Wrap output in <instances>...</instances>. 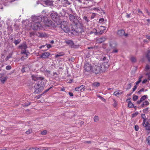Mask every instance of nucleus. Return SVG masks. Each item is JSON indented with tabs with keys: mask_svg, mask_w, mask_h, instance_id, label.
I'll use <instances>...</instances> for the list:
<instances>
[{
	"mask_svg": "<svg viewBox=\"0 0 150 150\" xmlns=\"http://www.w3.org/2000/svg\"><path fill=\"white\" fill-rule=\"evenodd\" d=\"M142 117L144 119L143 123V126L147 130H150V123L148 122V119H145L146 116L145 114H142Z\"/></svg>",
	"mask_w": 150,
	"mask_h": 150,
	"instance_id": "obj_4",
	"label": "nucleus"
},
{
	"mask_svg": "<svg viewBox=\"0 0 150 150\" xmlns=\"http://www.w3.org/2000/svg\"><path fill=\"white\" fill-rule=\"evenodd\" d=\"M128 107L130 108H132L134 107V105L131 102H129L128 103Z\"/></svg>",
	"mask_w": 150,
	"mask_h": 150,
	"instance_id": "obj_32",
	"label": "nucleus"
},
{
	"mask_svg": "<svg viewBox=\"0 0 150 150\" xmlns=\"http://www.w3.org/2000/svg\"><path fill=\"white\" fill-rule=\"evenodd\" d=\"M101 71H103L102 67L100 64H98L97 65L93 66L92 68V71L96 74H98Z\"/></svg>",
	"mask_w": 150,
	"mask_h": 150,
	"instance_id": "obj_5",
	"label": "nucleus"
},
{
	"mask_svg": "<svg viewBox=\"0 0 150 150\" xmlns=\"http://www.w3.org/2000/svg\"><path fill=\"white\" fill-rule=\"evenodd\" d=\"M42 80L38 81V82L35 85V92L36 93H40L43 89L44 85L42 84Z\"/></svg>",
	"mask_w": 150,
	"mask_h": 150,
	"instance_id": "obj_2",
	"label": "nucleus"
},
{
	"mask_svg": "<svg viewBox=\"0 0 150 150\" xmlns=\"http://www.w3.org/2000/svg\"><path fill=\"white\" fill-rule=\"evenodd\" d=\"M45 4L47 6H53V1H50V0H47L44 1Z\"/></svg>",
	"mask_w": 150,
	"mask_h": 150,
	"instance_id": "obj_18",
	"label": "nucleus"
},
{
	"mask_svg": "<svg viewBox=\"0 0 150 150\" xmlns=\"http://www.w3.org/2000/svg\"><path fill=\"white\" fill-rule=\"evenodd\" d=\"M35 150H40V149L38 147L34 148Z\"/></svg>",
	"mask_w": 150,
	"mask_h": 150,
	"instance_id": "obj_61",
	"label": "nucleus"
},
{
	"mask_svg": "<svg viewBox=\"0 0 150 150\" xmlns=\"http://www.w3.org/2000/svg\"><path fill=\"white\" fill-rule=\"evenodd\" d=\"M114 103L113 104V106L115 108L117 105V103L115 100H114Z\"/></svg>",
	"mask_w": 150,
	"mask_h": 150,
	"instance_id": "obj_35",
	"label": "nucleus"
},
{
	"mask_svg": "<svg viewBox=\"0 0 150 150\" xmlns=\"http://www.w3.org/2000/svg\"><path fill=\"white\" fill-rule=\"evenodd\" d=\"M100 85V83L99 82H94L92 83V86L94 87H97Z\"/></svg>",
	"mask_w": 150,
	"mask_h": 150,
	"instance_id": "obj_26",
	"label": "nucleus"
},
{
	"mask_svg": "<svg viewBox=\"0 0 150 150\" xmlns=\"http://www.w3.org/2000/svg\"><path fill=\"white\" fill-rule=\"evenodd\" d=\"M138 96H136V95L133 96V100H134V101L138 99Z\"/></svg>",
	"mask_w": 150,
	"mask_h": 150,
	"instance_id": "obj_36",
	"label": "nucleus"
},
{
	"mask_svg": "<svg viewBox=\"0 0 150 150\" xmlns=\"http://www.w3.org/2000/svg\"><path fill=\"white\" fill-rule=\"evenodd\" d=\"M21 53L23 54V55L21 58V59L22 60H24L28 58V54H29V53L26 51L25 50V51H21Z\"/></svg>",
	"mask_w": 150,
	"mask_h": 150,
	"instance_id": "obj_12",
	"label": "nucleus"
},
{
	"mask_svg": "<svg viewBox=\"0 0 150 150\" xmlns=\"http://www.w3.org/2000/svg\"><path fill=\"white\" fill-rule=\"evenodd\" d=\"M123 92L121 91H117L114 92V95L116 96H118L119 95H121L122 93Z\"/></svg>",
	"mask_w": 150,
	"mask_h": 150,
	"instance_id": "obj_23",
	"label": "nucleus"
},
{
	"mask_svg": "<svg viewBox=\"0 0 150 150\" xmlns=\"http://www.w3.org/2000/svg\"><path fill=\"white\" fill-rule=\"evenodd\" d=\"M134 128L136 131H138L139 129V127L138 125H136L134 127Z\"/></svg>",
	"mask_w": 150,
	"mask_h": 150,
	"instance_id": "obj_43",
	"label": "nucleus"
},
{
	"mask_svg": "<svg viewBox=\"0 0 150 150\" xmlns=\"http://www.w3.org/2000/svg\"><path fill=\"white\" fill-rule=\"evenodd\" d=\"M90 10H96V11H98L100 10L98 8H93L91 9Z\"/></svg>",
	"mask_w": 150,
	"mask_h": 150,
	"instance_id": "obj_54",
	"label": "nucleus"
},
{
	"mask_svg": "<svg viewBox=\"0 0 150 150\" xmlns=\"http://www.w3.org/2000/svg\"><path fill=\"white\" fill-rule=\"evenodd\" d=\"M146 75L148 76V79L149 80H150V72L147 73Z\"/></svg>",
	"mask_w": 150,
	"mask_h": 150,
	"instance_id": "obj_45",
	"label": "nucleus"
},
{
	"mask_svg": "<svg viewBox=\"0 0 150 150\" xmlns=\"http://www.w3.org/2000/svg\"><path fill=\"white\" fill-rule=\"evenodd\" d=\"M47 131L46 130H44L42 131L41 132V134L42 135H45L47 134Z\"/></svg>",
	"mask_w": 150,
	"mask_h": 150,
	"instance_id": "obj_38",
	"label": "nucleus"
},
{
	"mask_svg": "<svg viewBox=\"0 0 150 150\" xmlns=\"http://www.w3.org/2000/svg\"><path fill=\"white\" fill-rule=\"evenodd\" d=\"M102 60L104 62L103 63V67L102 68V69L103 71H105L106 69L108 68L109 66L108 63L109 61L108 59L105 57H103Z\"/></svg>",
	"mask_w": 150,
	"mask_h": 150,
	"instance_id": "obj_6",
	"label": "nucleus"
},
{
	"mask_svg": "<svg viewBox=\"0 0 150 150\" xmlns=\"http://www.w3.org/2000/svg\"><path fill=\"white\" fill-rule=\"evenodd\" d=\"M147 81V79H144L142 82V83L144 84L146 83Z\"/></svg>",
	"mask_w": 150,
	"mask_h": 150,
	"instance_id": "obj_51",
	"label": "nucleus"
},
{
	"mask_svg": "<svg viewBox=\"0 0 150 150\" xmlns=\"http://www.w3.org/2000/svg\"><path fill=\"white\" fill-rule=\"evenodd\" d=\"M94 120L95 122H97L98 121V116H95L94 118Z\"/></svg>",
	"mask_w": 150,
	"mask_h": 150,
	"instance_id": "obj_33",
	"label": "nucleus"
},
{
	"mask_svg": "<svg viewBox=\"0 0 150 150\" xmlns=\"http://www.w3.org/2000/svg\"><path fill=\"white\" fill-rule=\"evenodd\" d=\"M83 18L84 19V20L87 21V22H88V19L87 18V17L86 16H84Z\"/></svg>",
	"mask_w": 150,
	"mask_h": 150,
	"instance_id": "obj_53",
	"label": "nucleus"
},
{
	"mask_svg": "<svg viewBox=\"0 0 150 150\" xmlns=\"http://www.w3.org/2000/svg\"><path fill=\"white\" fill-rule=\"evenodd\" d=\"M147 140L148 141V144H150V136L148 137L147 139Z\"/></svg>",
	"mask_w": 150,
	"mask_h": 150,
	"instance_id": "obj_42",
	"label": "nucleus"
},
{
	"mask_svg": "<svg viewBox=\"0 0 150 150\" xmlns=\"http://www.w3.org/2000/svg\"><path fill=\"white\" fill-rule=\"evenodd\" d=\"M148 110V108H146L143 110V112H147Z\"/></svg>",
	"mask_w": 150,
	"mask_h": 150,
	"instance_id": "obj_52",
	"label": "nucleus"
},
{
	"mask_svg": "<svg viewBox=\"0 0 150 150\" xmlns=\"http://www.w3.org/2000/svg\"><path fill=\"white\" fill-rule=\"evenodd\" d=\"M32 130L31 129H29L25 132L26 134H29L31 133L32 132Z\"/></svg>",
	"mask_w": 150,
	"mask_h": 150,
	"instance_id": "obj_39",
	"label": "nucleus"
},
{
	"mask_svg": "<svg viewBox=\"0 0 150 150\" xmlns=\"http://www.w3.org/2000/svg\"><path fill=\"white\" fill-rule=\"evenodd\" d=\"M69 96H73V93L69 92Z\"/></svg>",
	"mask_w": 150,
	"mask_h": 150,
	"instance_id": "obj_58",
	"label": "nucleus"
},
{
	"mask_svg": "<svg viewBox=\"0 0 150 150\" xmlns=\"http://www.w3.org/2000/svg\"><path fill=\"white\" fill-rule=\"evenodd\" d=\"M145 70L148 72L150 70V66L148 65H146L145 68Z\"/></svg>",
	"mask_w": 150,
	"mask_h": 150,
	"instance_id": "obj_30",
	"label": "nucleus"
},
{
	"mask_svg": "<svg viewBox=\"0 0 150 150\" xmlns=\"http://www.w3.org/2000/svg\"><path fill=\"white\" fill-rule=\"evenodd\" d=\"M142 78H143V76H140L139 78L138 81H139L141 82V79Z\"/></svg>",
	"mask_w": 150,
	"mask_h": 150,
	"instance_id": "obj_50",
	"label": "nucleus"
},
{
	"mask_svg": "<svg viewBox=\"0 0 150 150\" xmlns=\"http://www.w3.org/2000/svg\"><path fill=\"white\" fill-rule=\"evenodd\" d=\"M31 28L33 30L41 29L43 28L42 17L40 16H33L32 17Z\"/></svg>",
	"mask_w": 150,
	"mask_h": 150,
	"instance_id": "obj_1",
	"label": "nucleus"
},
{
	"mask_svg": "<svg viewBox=\"0 0 150 150\" xmlns=\"http://www.w3.org/2000/svg\"><path fill=\"white\" fill-rule=\"evenodd\" d=\"M30 104V103L28 102V103L23 104V106L24 107L27 106Z\"/></svg>",
	"mask_w": 150,
	"mask_h": 150,
	"instance_id": "obj_44",
	"label": "nucleus"
},
{
	"mask_svg": "<svg viewBox=\"0 0 150 150\" xmlns=\"http://www.w3.org/2000/svg\"><path fill=\"white\" fill-rule=\"evenodd\" d=\"M69 19L72 22H75L76 19L75 18V17L73 15L71 14H70L69 15Z\"/></svg>",
	"mask_w": 150,
	"mask_h": 150,
	"instance_id": "obj_19",
	"label": "nucleus"
},
{
	"mask_svg": "<svg viewBox=\"0 0 150 150\" xmlns=\"http://www.w3.org/2000/svg\"><path fill=\"white\" fill-rule=\"evenodd\" d=\"M131 60L132 62H135L136 61V58L134 57H132L131 59Z\"/></svg>",
	"mask_w": 150,
	"mask_h": 150,
	"instance_id": "obj_47",
	"label": "nucleus"
},
{
	"mask_svg": "<svg viewBox=\"0 0 150 150\" xmlns=\"http://www.w3.org/2000/svg\"><path fill=\"white\" fill-rule=\"evenodd\" d=\"M146 57L147 58L148 61H150V51H149L146 55Z\"/></svg>",
	"mask_w": 150,
	"mask_h": 150,
	"instance_id": "obj_28",
	"label": "nucleus"
},
{
	"mask_svg": "<svg viewBox=\"0 0 150 150\" xmlns=\"http://www.w3.org/2000/svg\"><path fill=\"white\" fill-rule=\"evenodd\" d=\"M50 16L52 20L57 23L59 18V16L57 13L54 11H52L50 14Z\"/></svg>",
	"mask_w": 150,
	"mask_h": 150,
	"instance_id": "obj_7",
	"label": "nucleus"
},
{
	"mask_svg": "<svg viewBox=\"0 0 150 150\" xmlns=\"http://www.w3.org/2000/svg\"><path fill=\"white\" fill-rule=\"evenodd\" d=\"M104 21V19L103 18H100L99 20V23H101Z\"/></svg>",
	"mask_w": 150,
	"mask_h": 150,
	"instance_id": "obj_46",
	"label": "nucleus"
},
{
	"mask_svg": "<svg viewBox=\"0 0 150 150\" xmlns=\"http://www.w3.org/2000/svg\"><path fill=\"white\" fill-rule=\"evenodd\" d=\"M85 86L83 85H82L79 87H77L75 88L76 91H84L85 90V88H84Z\"/></svg>",
	"mask_w": 150,
	"mask_h": 150,
	"instance_id": "obj_16",
	"label": "nucleus"
},
{
	"mask_svg": "<svg viewBox=\"0 0 150 150\" xmlns=\"http://www.w3.org/2000/svg\"><path fill=\"white\" fill-rule=\"evenodd\" d=\"M140 82L139 81H138L136 83V85H138Z\"/></svg>",
	"mask_w": 150,
	"mask_h": 150,
	"instance_id": "obj_62",
	"label": "nucleus"
},
{
	"mask_svg": "<svg viewBox=\"0 0 150 150\" xmlns=\"http://www.w3.org/2000/svg\"><path fill=\"white\" fill-rule=\"evenodd\" d=\"M149 102L147 101H145L142 104V106L143 107L144 106L147 105H149Z\"/></svg>",
	"mask_w": 150,
	"mask_h": 150,
	"instance_id": "obj_29",
	"label": "nucleus"
},
{
	"mask_svg": "<svg viewBox=\"0 0 150 150\" xmlns=\"http://www.w3.org/2000/svg\"><path fill=\"white\" fill-rule=\"evenodd\" d=\"M147 97V95H145L144 96L142 97L140 99L141 100V101H142L144 100Z\"/></svg>",
	"mask_w": 150,
	"mask_h": 150,
	"instance_id": "obj_31",
	"label": "nucleus"
},
{
	"mask_svg": "<svg viewBox=\"0 0 150 150\" xmlns=\"http://www.w3.org/2000/svg\"><path fill=\"white\" fill-rule=\"evenodd\" d=\"M64 54L63 52H60V53H59L55 55V57L56 58H57L59 57H60L61 56H63Z\"/></svg>",
	"mask_w": 150,
	"mask_h": 150,
	"instance_id": "obj_27",
	"label": "nucleus"
},
{
	"mask_svg": "<svg viewBox=\"0 0 150 150\" xmlns=\"http://www.w3.org/2000/svg\"><path fill=\"white\" fill-rule=\"evenodd\" d=\"M42 94H41L40 95H39V96H38L37 97V98L38 99L40 98V97L41 96H42Z\"/></svg>",
	"mask_w": 150,
	"mask_h": 150,
	"instance_id": "obj_63",
	"label": "nucleus"
},
{
	"mask_svg": "<svg viewBox=\"0 0 150 150\" xmlns=\"http://www.w3.org/2000/svg\"><path fill=\"white\" fill-rule=\"evenodd\" d=\"M21 41V40L20 39H18L16 40H15L14 42V43L16 44L17 45V44H19Z\"/></svg>",
	"mask_w": 150,
	"mask_h": 150,
	"instance_id": "obj_34",
	"label": "nucleus"
},
{
	"mask_svg": "<svg viewBox=\"0 0 150 150\" xmlns=\"http://www.w3.org/2000/svg\"><path fill=\"white\" fill-rule=\"evenodd\" d=\"M115 45V43H110V46L111 47H114V46H112V45Z\"/></svg>",
	"mask_w": 150,
	"mask_h": 150,
	"instance_id": "obj_56",
	"label": "nucleus"
},
{
	"mask_svg": "<svg viewBox=\"0 0 150 150\" xmlns=\"http://www.w3.org/2000/svg\"><path fill=\"white\" fill-rule=\"evenodd\" d=\"M101 28H103V30H102L100 31L98 33H96L95 32V33H96V35L98 34V35H100L102 34L104 32V30H105V27L103 26H100Z\"/></svg>",
	"mask_w": 150,
	"mask_h": 150,
	"instance_id": "obj_22",
	"label": "nucleus"
},
{
	"mask_svg": "<svg viewBox=\"0 0 150 150\" xmlns=\"http://www.w3.org/2000/svg\"><path fill=\"white\" fill-rule=\"evenodd\" d=\"M138 114V112H136L135 113H133L132 114V117H136Z\"/></svg>",
	"mask_w": 150,
	"mask_h": 150,
	"instance_id": "obj_40",
	"label": "nucleus"
},
{
	"mask_svg": "<svg viewBox=\"0 0 150 150\" xmlns=\"http://www.w3.org/2000/svg\"><path fill=\"white\" fill-rule=\"evenodd\" d=\"M125 33V31L123 30H119L117 32V34L119 35L122 36Z\"/></svg>",
	"mask_w": 150,
	"mask_h": 150,
	"instance_id": "obj_24",
	"label": "nucleus"
},
{
	"mask_svg": "<svg viewBox=\"0 0 150 150\" xmlns=\"http://www.w3.org/2000/svg\"><path fill=\"white\" fill-rule=\"evenodd\" d=\"M45 25L46 26L50 27H53L54 25L53 23L50 20H47L45 21Z\"/></svg>",
	"mask_w": 150,
	"mask_h": 150,
	"instance_id": "obj_13",
	"label": "nucleus"
},
{
	"mask_svg": "<svg viewBox=\"0 0 150 150\" xmlns=\"http://www.w3.org/2000/svg\"><path fill=\"white\" fill-rule=\"evenodd\" d=\"M71 3L69 2L67 0H64L62 1L63 5L64 7H67Z\"/></svg>",
	"mask_w": 150,
	"mask_h": 150,
	"instance_id": "obj_21",
	"label": "nucleus"
},
{
	"mask_svg": "<svg viewBox=\"0 0 150 150\" xmlns=\"http://www.w3.org/2000/svg\"><path fill=\"white\" fill-rule=\"evenodd\" d=\"M47 47L48 48H49L51 47V46L50 44H48L47 45Z\"/></svg>",
	"mask_w": 150,
	"mask_h": 150,
	"instance_id": "obj_59",
	"label": "nucleus"
},
{
	"mask_svg": "<svg viewBox=\"0 0 150 150\" xmlns=\"http://www.w3.org/2000/svg\"><path fill=\"white\" fill-rule=\"evenodd\" d=\"M98 97L99 98L101 99L102 100H103L104 102L106 100L105 99H104L101 96H98Z\"/></svg>",
	"mask_w": 150,
	"mask_h": 150,
	"instance_id": "obj_48",
	"label": "nucleus"
},
{
	"mask_svg": "<svg viewBox=\"0 0 150 150\" xmlns=\"http://www.w3.org/2000/svg\"><path fill=\"white\" fill-rule=\"evenodd\" d=\"M36 35L38 37L40 38H45L47 37V35L45 33L38 32L36 33Z\"/></svg>",
	"mask_w": 150,
	"mask_h": 150,
	"instance_id": "obj_15",
	"label": "nucleus"
},
{
	"mask_svg": "<svg viewBox=\"0 0 150 150\" xmlns=\"http://www.w3.org/2000/svg\"><path fill=\"white\" fill-rule=\"evenodd\" d=\"M26 68L25 67H23L21 70V71L22 72H25V69H26Z\"/></svg>",
	"mask_w": 150,
	"mask_h": 150,
	"instance_id": "obj_55",
	"label": "nucleus"
},
{
	"mask_svg": "<svg viewBox=\"0 0 150 150\" xmlns=\"http://www.w3.org/2000/svg\"><path fill=\"white\" fill-rule=\"evenodd\" d=\"M118 52V50L116 49H115L113 50V51H112V52L113 53H117Z\"/></svg>",
	"mask_w": 150,
	"mask_h": 150,
	"instance_id": "obj_57",
	"label": "nucleus"
},
{
	"mask_svg": "<svg viewBox=\"0 0 150 150\" xmlns=\"http://www.w3.org/2000/svg\"><path fill=\"white\" fill-rule=\"evenodd\" d=\"M65 42L67 44L70 46L72 48H76L77 47V46L74 45L72 41L70 40H67L65 41Z\"/></svg>",
	"mask_w": 150,
	"mask_h": 150,
	"instance_id": "obj_8",
	"label": "nucleus"
},
{
	"mask_svg": "<svg viewBox=\"0 0 150 150\" xmlns=\"http://www.w3.org/2000/svg\"><path fill=\"white\" fill-rule=\"evenodd\" d=\"M84 68L86 71L89 72L91 71H92V68L91 65L88 63H86L85 64Z\"/></svg>",
	"mask_w": 150,
	"mask_h": 150,
	"instance_id": "obj_10",
	"label": "nucleus"
},
{
	"mask_svg": "<svg viewBox=\"0 0 150 150\" xmlns=\"http://www.w3.org/2000/svg\"><path fill=\"white\" fill-rule=\"evenodd\" d=\"M28 150H35V148L34 147H32L29 149Z\"/></svg>",
	"mask_w": 150,
	"mask_h": 150,
	"instance_id": "obj_64",
	"label": "nucleus"
},
{
	"mask_svg": "<svg viewBox=\"0 0 150 150\" xmlns=\"http://www.w3.org/2000/svg\"><path fill=\"white\" fill-rule=\"evenodd\" d=\"M96 13H92V15L91 17V19L94 18H95V16H96Z\"/></svg>",
	"mask_w": 150,
	"mask_h": 150,
	"instance_id": "obj_37",
	"label": "nucleus"
},
{
	"mask_svg": "<svg viewBox=\"0 0 150 150\" xmlns=\"http://www.w3.org/2000/svg\"><path fill=\"white\" fill-rule=\"evenodd\" d=\"M19 47L21 50L22 51H25V50L26 51V49L27 48V45L25 43L23 44L19 45Z\"/></svg>",
	"mask_w": 150,
	"mask_h": 150,
	"instance_id": "obj_17",
	"label": "nucleus"
},
{
	"mask_svg": "<svg viewBox=\"0 0 150 150\" xmlns=\"http://www.w3.org/2000/svg\"><path fill=\"white\" fill-rule=\"evenodd\" d=\"M60 27L63 31L65 33H67L70 31L69 24L66 21H63L61 22Z\"/></svg>",
	"mask_w": 150,
	"mask_h": 150,
	"instance_id": "obj_3",
	"label": "nucleus"
},
{
	"mask_svg": "<svg viewBox=\"0 0 150 150\" xmlns=\"http://www.w3.org/2000/svg\"><path fill=\"white\" fill-rule=\"evenodd\" d=\"M6 69L7 70H10L11 69V67L10 66L8 65L6 67Z\"/></svg>",
	"mask_w": 150,
	"mask_h": 150,
	"instance_id": "obj_41",
	"label": "nucleus"
},
{
	"mask_svg": "<svg viewBox=\"0 0 150 150\" xmlns=\"http://www.w3.org/2000/svg\"><path fill=\"white\" fill-rule=\"evenodd\" d=\"M106 38L105 37H103L98 38L97 41L98 43H101L105 40Z\"/></svg>",
	"mask_w": 150,
	"mask_h": 150,
	"instance_id": "obj_20",
	"label": "nucleus"
},
{
	"mask_svg": "<svg viewBox=\"0 0 150 150\" xmlns=\"http://www.w3.org/2000/svg\"><path fill=\"white\" fill-rule=\"evenodd\" d=\"M137 88V85H135L134 86V88L132 89V91L133 92H134L135 91V90H136V89Z\"/></svg>",
	"mask_w": 150,
	"mask_h": 150,
	"instance_id": "obj_49",
	"label": "nucleus"
},
{
	"mask_svg": "<svg viewBox=\"0 0 150 150\" xmlns=\"http://www.w3.org/2000/svg\"><path fill=\"white\" fill-rule=\"evenodd\" d=\"M50 55V53L49 52H45L42 53L40 56V58L42 59H47Z\"/></svg>",
	"mask_w": 150,
	"mask_h": 150,
	"instance_id": "obj_11",
	"label": "nucleus"
},
{
	"mask_svg": "<svg viewBox=\"0 0 150 150\" xmlns=\"http://www.w3.org/2000/svg\"><path fill=\"white\" fill-rule=\"evenodd\" d=\"M32 79L34 81H40V80H42L44 78L41 77H38L37 76L32 75Z\"/></svg>",
	"mask_w": 150,
	"mask_h": 150,
	"instance_id": "obj_14",
	"label": "nucleus"
},
{
	"mask_svg": "<svg viewBox=\"0 0 150 150\" xmlns=\"http://www.w3.org/2000/svg\"><path fill=\"white\" fill-rule=\"evenodd\" d=\"M7 79V77L4 74H0V81L3 83H4Z\"/></svg>",
	"mask_w": 150,
	"mask_h": 150,
	"instance_id": "obj_9",
	"label": "nucleus"
},
{
	"mask_svg": "<svg viewBox=\"0 0 150 150\" xmlns=\"http://www.w3.org/2000/svg\"><path fill=\"white\" fill-rule=\"evenodd\" d=\"M144 91V88H142L138 92V93H140V92L143 91Z\"/></svg>",
	"mask_w": 150,
	"mask_h": 150,
	"instance_id": "obj_60",
	"label": "nucleus"
},
{
	"mask_svg": "<svg viewBox=\"0 0 150 150\" xmlns=\"http://www.w3.org/2000/svg\"><path fill=\"white\" fill-rule=\"evenodd\" d=\"M13 52H10L7 56V57L6 58L5 60V61H7L9 59L12 57V56L13 55Z\"/></svg>",
	"mask_w": 150,
	"mask_h": 150,
	"instance_id": "obj_25",
	"label": "nucleus"
}]
</instances>
